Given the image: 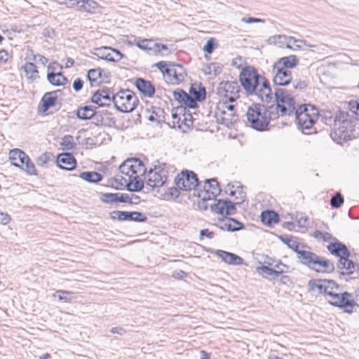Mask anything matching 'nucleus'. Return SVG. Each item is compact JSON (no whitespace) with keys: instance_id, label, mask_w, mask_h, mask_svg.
<instances>
[{"instance_id":"obj_56","label":"nucleus","mask_w":359,"mask_h":359,"mask_svg":"<svg viewBox=\"0 0 359 359\" xmlns=\"http://www.w3.org/2000/svg\"><path fill=\"white\" fill-rule=\"evenodd\" d=\"M56 293L58 294V298L60 300H63L65 302H69L72 299V292L66 290H57Z\"/></svg>"},{"instance_id":"obj_34","label":"nucleus","mask_w":359,"mask_h":359,"mask_svg":"<svg viewBox=\"0 0 359 359\" xmlns=\"http://www.w3.org/2000/svg\"><path fill=\"white\" fill-rule=\"evenodd\" d=\"M296 252L302 264L308 265L311 269H314V259L312 257L313 253L306 250H299V249Z\"/></svg>"},{"instance_id":"obj_60","label":"nucleus","mask_w":359,"mask_h":359,"mask_svg":"<svg viewBox=\"0 0 359 359\" xmlns=\"http://www.w3.org/2000/svg\"><path fill=\"white\" fill-rule=\"evenodd\" d=\"M118 203H128L132 205V198L128 194L118 193Z\"/></svg>"},{"instance_id":"obj_7","label":"nucleus","mask_w":359,"mask_h":359,"mask_svg":"<svg viewBox=\"0 0 359 359\" xmlns=\"http://www.w3.org/2000/svg\"><path fill=\"white\" fill-rule=\"evenodd\" d=\"M351 121L346 118L345 114L340 113L334 117L333 130L331 133L332 138L337 143L341 144L351 140Z\"/></svg>"},{"instance_id":"obj_23","label":"nucleus","mask_w":359,"mask_h":359,"mask_svg":"<svg viewBox=\"0 0 359 359\" xmlns=\"http://www.w3.org/2000/svg\"><path fill=\"white\" fill-rule=\"evenodd\" d=\"M103 69L98 67L90 69L88 71L87 79L90 83V87H98L103 82H105L102 79Z\"/></svg>"},{"instance_id":"obj_19","label":"nucleus","mask_w":359,"mask_h":359,"mask_svg":"<svg viewBox=\"0 0 359 359\" xmlns=\"http://www.w3.org/2000/svg\"><path fill=\"white\" fill-rule=\"evenodd\" d=\"M135 86L144 97H152L154 95L155 87L149 81L143 78H137L135 80Z\"/></svg>"},{"instance_id":"obj_44","label":"nucleus","mask_w":359,"mask_h":359,"mask_svg":"<svg viewBox=\"0 0 359 359\" xmlns=\"http://www.w3.org/2000/svg\"><path fill=\"white\" fill-rule=\"evenodd\" d=\"M222 66L218 62L210 63L204 69L205 74L217 76L222 72Z\"/></svg>"},{"instance_id":"obj_53","label":"nucleus","mask_w":359,"mask_h":359,"mask_svg":"<svg viewBox=\"0 0 359 359\" xmlns=\"http://www.w3.org/2000/svg\"><path fill=\"white\" fill-rule=\"evenodd\" d=\"M154 66L156 67L161 73L166 74L167 76H168V71H170V67H169V62L160 61L154 64Z\"/></svg>"},{"instance_id":"obj_52","label":"nucleus","mask_w":359,"mask_h":359,"mask_svg":"<svg viewBox=\"0 0 359 359\" xmlns=\"http://www.w3.org/2000/svg\"><path fill=\"white\" fill-rule=\"evenodd\" d=\"M344 197L342 195L337 192L333 196L330 200V205L332 208H339L344 203Z\"/></svg>"},{"instance_id":"obj_46","label":"nucleus","mask_w":359,"mask_h":359,"mask_svg":"<svg viewBox=\"0 0 359 359\" xmlns=\"http://www.w3.org/2000/svg\"><path fill=\"white\" fill-rule=\"evenodd\" d=\"M210 191H207L205 189H201V187H197V190L194 191V196L201 198V201H208L210 200H216V197H212Z\"/></svg>"},{"instance_id":"obj_59","label":"nucleus","mask_w":359,"mask_h":359,"mask_svg":"<svg viewBox=\"0 0 359 359\" xmlns=\"http://www.w3.org/2000/svg\"><path fill=\"white\" fill-rule=\"evenodd\" d=\"M174 110L175 109H172V118H173V126L175 127V125L177 124V127L180 128L181 118L177 114V111H178V110L184 111V109L177 107L175 109V111H174Z\"/></svg>"},{"instance_id":"obj_11","label":"nucleus","mask_w":359,"mask_h":359,"mask_svg":"<svg viewBox=\"0 0 359 359\" xmlns=\"http://www.w3.org/2000/svg\"><path fill=\"white\" fill-rule=\"evenodd\" d=\"M240 86L236 81H222L217 87V95L229 102H235L239 97Z\"/></svg>"},{"instance_id":"obj_6","label":"nucleus","mask_w":359,"mask_h":359,"mask_svg":"<svg viewBox=\"0 0 359 359\" xmlns=\"http://www.w3.org/2000/svg\"><path fill=\"white\" fill-rule=\"evenodd\" d=\"M111 99L116 109L122 113L132 112L139 103L135 93L129 89L121 90L113 94Z\"/></svg>"},{"instance_id":"obj_15","label":"nucleus","mask_w":359,"mask_h":359,"mask_svg":"<svg viewBox=\"0 0 359 359\" xmlns=\"http://www.w3.org/2000/svg\"><path fill=\"white\" fill-rule=\"evenodd\" d=\"M58 92H60V90L46 93L39 104L38 111L45 114L50 108L54 107L57 100Z\"/></svg>"},{"instance_id":"obj_16","label":"nucleus","mask_w":359,"mask_h":359,"mask_svg":"<svg viewBox=\"0 0 359 359\" xmlns=\"http://www.w3.org/2000/svg\"><path fill=\"white\" fill-rule=\"evenodd\" d=\"M273 72L274 74L273 82L276 86H287L292 81V73L290 70H284L279 67L274 68L273 67Z\"/></svg>"},{"instance_id":"obj_2","label":"nucleus","mask_w":359,"mask_h":359,"mask_svg":"<svg viewBox=\"0 0 359 359\" xmlns=\"http://www.w3.org/2000/svg\"><path fill=\"white\" fill-rule=\"evenodd\" d=\"M241 86L248 95L257 96L262 102L269 103L273 93L269 81L252 66L243 68L239 75Z\"/></svg>"},{"instance_id":"obj_13","label":"nucleus","mask_w":359,"mask_h":359,"mask_svg":"<svg viewBox=\"0 0 359 359\" xmlns=\"http://www.w3.org/2000/svg\"><path fill=\"white\" fill-rule=\"evenodd\" d=\"M299 41L295 39L293 36H288L283 34H277L270 36L267 42L270 45L277 46L279 48H286L292 49L293 50H299L301 48L300 45H297L295 47L292 46V43H297Z\"/></svg>"},{"instance_id":"obj_48","label":"nucleus","mask_w":359,"mask_h":359,"mask_svg":"<svg viewBox=\"0 0 359 359\" xmlns=\"http://www.w3.org/2000/svg\"><path fill=\"white\" fill-rule=\"evenodd\" d=\"M164 111L163 109L160 107H152V114L148 116V120L149 121L154 122L158 120V122H160V118L163 117Z\"/></svg>"},{"instance_id":"obj_57","label":"nucleus","mask_w":359,"mask_h":359,"mask_svg":"<svg viewBox=\"0 0 359 359\" xmlns=\"http://www.w3.org/2000/svg\"><path fill=\"white\" fill-rule=\"evenodd\" d=\"M180 189L176 186L170 187L168 189L167 191H165L164 196L169 198H177L180 195Z\"/></svg>"},{"instance_id":"obj_36","label":"nucleus","mask_w":359,"mask_h":359,"mask_svg":"<svg viewBox=\"0 0 359 359\" xmlns=\"http://www.w3.org/2000/svg\"><path fill=\"white\" fill-rule=\"evenodd\" d=\"M128 181L126 177L121 175L109 179L108 183L111 188L116 190H122L123 188H126V184Z\"/></svg>"},{"instance_id":"obj_38","label":"nucleus","mask_w":359,"mask_h":359,"mask_svg":"<svg viewBox=\"0 0 359 359\" xmlns=\"http://www.w3.org/2000/svg\"><path fill=\"white\" fill-rule=\"evenodd\" d=\"M226 109L231 111V114H229L230 117H222L220 119V123L229 127L230 125H233L237 121V116L233 112L235 109L234 105L229 104L226 106Z\"/></svg>"},{"instance_id":"obj_12","label":"nucleus","mask_w":359,"mask_h":359,"mask_svg":"<svg viewBox=\"0 0 359 359\" xmlns=\"http://www.w3.org/2000/svg\"><path fill=\"white\" fill-rule=\"evenodd\" d=\"M110 218L113 220L132 221L135 222H146L148 219L147 217L141 212L137 211H121L114 210L109 212Z\"/></svg>"},{"instance_id":"obj_3","label":"nucleus","mask_w":359,"mask_h":359,"mask_svg":"<svg viewBox=\"0 0 359 359\" xmlns=\"http://www.w3.org/2000/svg\"><path fill=\"white\" fill-rule=\"evenodd\" d=\"M316 288H318L320 293L328 297L327 300L330 304L343 308L346 313H351L353 308L358 306L352 294L347 292L341 294L337 292L339 286L332 280H316Z\"/></svg>"},{"instance_id":"obj_5","label":"nucleus","mask_w":359,"mask_h":359,"mask_svg":"<svg viewBox=\"0 0 359 359\" xmlns=\"http://www.w3.org/2000/svg\"><path fill=\"white\" fill-rule=\"evenodd\" d=\"M248 122L252 128L257 131L263 132L269 130L271 120L278 118L277 113L270 107H265L262 104L253 103L248 109L246 113Z\"/></svg>"},{"instance_id":"obj_1","label":"nucleus","mask_w":359,"mask_h":359,"mask_svg":"<svg viewBox=\"0 0 359 359\" xmlns=\"http://www.w3.org/2000/svg\"><path fill=\"white\" fill-rule=\"evenodd\" d=\"M295 95L292 90L284 88H276L274 91V98L276 105L269 106L273 112H276L278 116V111L281 115L295 114V118L299 127L303 130L310 129L314 125V118L309 114L308 107L314 110V104H300L297 108L295 106Z\"/></svg>"},{"instance_id":"obj_35","label":"nucleus","mask_w":359,"mask_h":359,"mask_svg":"<svg viewBox=\"0 0 359 359\" xmlns=\"http://www.w3.org/2000/svg\"><path fill=\"white\" fill-rule=\"evenodd\" d=\"M79 4V10L94 13L98 8V4L93 0H81Z\"/></svg>"},{"instance_id":"obj_26","label":"nucleus","mask_w":359,"mask_h":359,"mask_svg":"<svg viewBox=\"0 0 359 359\" xmlns=\"http://www.w3.org/2000/svg\"><path fill=\"white\" fill-rule=\"evenodd\" d=\"M316 272L330 273L334 270V266L330 261L316 256Z\"/></svg>"},{"instance_id":"obj_17","label":"nucleus","mask_w":359,"mask_h":359,"mask_svg":"<svg viewBox=\"0 0 359 359\" xmlns=\"http://www.w3.org/2000/svg\"><path fill=\"white\" fill-rule=\"evenodd\" d=\"M219 222L221 224H216V226L222 231L234 232L243 229L245 227L243 223L232 217H224L219 219Z\"/></svg>"},{"instance_id":"obj_33","label":"nucleus","mask_w":359,"mask_h":359,"mask_svg":"<svg viewBox=\"0 0 359 359\" xmlns=\"http://www.w3.org/2000/svg\"><path fill=\"white\" fill-rule=\"evenodd\" d=\"M79 176L82 180L90 183H98L102 180V175L96 171H84L81 172Z\"/></svg>"},{"instance_id":"obj_49","label":"nucleus","mask_w":359,"mask_h":359,"mask_svg":"<svg viewBox=\"0 0 359 359\" xmlns=\"http://www.w3.org/2000/svg\"><path fill=\"white\" fill-rule=\"evenodd\" d=\"M52 154L48 152H45L42 154L41 156L36 158V163L39 166L41 167H47L48 163L51 159Z\"/></svg>"},{"instance_id":"obj_21","label":"nucleus","mask_w":359,"mask_h":359,"mask_svg":"<svg viewBox=\"0 0 359 359\" xmlns=\"http://www.w3.org/2000/svg\"><path fill=\"white\" fill-rule=\"evenodd\" d=\"M216 255L228 264L239 266L243 264V258L234 253L217 250Z\"/></svg>"},{"instance_id":"obj_43","label":"nucleus","mask_w":359,"mask_h":359,"mask_svg":"<svg viewBox=\"0 0 359 359\" xmlns=\"http://www.w3.org/2000/svg\"><path fill=\"white\" fill-rule=\"evenodd\" d=\"M60 146L63 150H71L76 146V143L74 142V137L70 135H65L60 142Z\"/></svg>"},{"instance_id":"obj_63","label":"nucleus","mask_w":359,"mask_h":359,"mask_svg":"<svg viewBox=\"0 0 359 359\" xmlns=\"http://www.w3.org/2000/svg\"><path fill=\"white\" fill-rule=\"evenodd\" d=\"M83 86V81L80 78H77L76 79H75L74 81L73 84H72V88H73L74 90L77 93L82 89Z\"/></svg>"},{"instance_id":"obj_45","label":"nucleus","mask_w":359,"mask_h":359,"mask_svg":"<svg viewBox=\"0 0 359 359\" xmlns=\"http://www.w3.org/2000/svg\"><path fill=\"white\" fill-rule=\"evenodd\" d=\"M24 165H20L19 168H21L27 174L29 175H37V171L34 164L31 161L30 158H27V161H25Z\"/></svg>"},{"instance_id":"obj_8","label":"nucleus","mask_w":359,"mask_h":359,"mask_svg":"<svg viewBox=\"0 0 359 359\" xmlns=\"http://www.w3.org/2000/svg\"><path fill=\"white\" fill-rule=\"evenodd\" d=\"M330 252L339 257L337 267L339 269H345L347 274H352L355 269L354 263L348 259L350 252L347 247L340 242H332L327 245Z\"/></svg>"},{"instance_id":"obj_20","label":"nucleus","mask_w":359,"mask_h":359,"mask_svg":"<svg viewBox=\"0 0 359 359\" xmlns=\"http://www.w3.org/2000/svg\"><path fill=\"white\" fill-rule=\"evenodd\" d=\"M172 94L175 100L179 103L183 104L190 109L197 107V104L195 102V100H194L190 93L187 94L184 90L177 89L173 91Z\"/></svg>"},{"instance_id":"obj_42","label":"nucleus","mask_w":359,"mask_h":359,"mask_svg":"<svg viewBox=\"0 0 359 359\" xmlns=\"http://www.w3.org/2000/svg\"><path fill=\"white\" fill-rule=\"evenodd\" d=\"M279 239L294 252H297L299 244L287 235H280Z\"/></svg>"},{"instance_id":"obj_61","label":"nucleus","mask_w":359,"mask_h":359,"mask_svg":"<svg viewBox=\"0 0 359 359\" xmlns=\"http://www.w3.org/2000/svg\"><path fill=\"white\" fill-rule=\"evenodd\" d=\"M348 107L350 110L357 114L359 115V102L357 100H351L348 102Z\"/></svg>"},{"instance_id":"obj_47","label":"nucleus","mask_w":359,"mask_h":359,"mask_svg":"<svg viewBox=\"0 0 359 359\" xmlns=\"http://www.w3.org/2000/svg\"><path fill=\"white\" fill-rule=\"evenodd\" d=\"M100 200L109 204L118 203V193H102Z\"/></svg>"},{"instance_id":"obj_41","label":"nucleus","mask_w":359,"mask_h":359,"mask_svg":"<svg viewBox=\"0 0 359 359\" xmlns=\"http://www.w3.org/2000/svg\"><path fill=\"white\" fill-rule=\"evenodd\" d=\"M23 69L28 78L33 79L39 78L37 67L33 62H26Z\"/></svg>"},{"instance_id":"obj_31","label":"nucleus","mask_w":359,"mask_h":359,"mask_svg":"<svg viewBox=\"0 0 359 359\" xmlns=\"http://www.w3.org/2000/svg\"><path fill=\"white\" fill-rule=\"evenodd\" d=\"M90 100L93 103L97 104L99 107H109L112 102L111 97L109 95L100 94L99 92H95Z\"/></svg>"},{"instance_id":"obj_28","label":"nucleus","mask_w":359,"mask_h":359,"mask_svg":"<svg viewBox=\"0 0 359 359\" xmlns=\"http://www.w3.org/2000/svg\"><path fill=\"white\" fill-rule=\"evenodd\" d=\"M261 222L267 226L277 224L279 222V215L274 210H264L261 213Z\"/></svg>"},{"instance_id":"obj_10","label":"nucleus","mask_w":359,"mask_h":359,"mask_svg":"<svg viewBox=\"0 0 359 359\" xmlns=\"http://www.w3.org/2000/svg\"><path fill=\"white\" fill-rule=\"evenodd\" d=\"M175 182L176 186L182 191L197 190V187H201L196 174L188 170H182L178 174Z\"/></svg>"},{"instance_id":"obj_62","label":"nucleus","mask_w":359,"mask_h":359,"mask_svg":"<svg viewBox=\"0 0 359 359\" xmlns=\"http://www.w3.org/2000/svg\"><path fill=\"white\" fill-rule=\"evenodd\" d=\"M294 89L303 90L306 88L307 84L304 81L294 80L292 81Z\"/></svg>"},{"instance_id":"obj_25","label":"nucleus","mask_w":359,"mask_h":359,"mask_svg":"<svg viewBox=\"0 0 359 359\" xmlns=\"http://www.w3.org/2000/svg\"><path fill=\"white\" fill-rule=\"evenodd\" d=\"M51 65H50L48 67V70L50 71ZM47 79L48 82L54 86H61L65 85L68 79L61 72L54 73L53 72H48Z\"/></svg>"},{"instance_id":"obj_58","label":"nucleus","mask_w":359,"mask_h":359,"mask_svg":"<svg viewBox=\"0 0 359 359\" xmlns=\"http://www.w3.org/2000/svg\"><path fill=\"white\" fill-rule=\"evenodd\" d=\"M237 188V196L236 195V199L238 200V201H236V203L238 205H240L246 200V194L243 191L242 187H238Z\"/></svg>"},{"instance_id":"obj_24","label":"nucleus","mask_w":359,"mask_h":359,"mask_svg":"<svg viewBox=\"0 0 359 359\" xmlns=\"http://www.w3.org/2000/svg\"><path fill=\"white\" fill-rule=\"evenodd\" d=\"M96 109L97 107L93 105H85L83 107H80L76 111V116L81 120H90L95 116Z\"/></svg>"},{"instance_id":"obj_9","label":"nucleus","mask_w":359,"mask_h":359,"mask_svg":"<svg viewBox=\"0 0 359 359\" xmlns=\"http://www.w3.org/2000/svg\"><path fill=\"white\" fill-rule=\"evenodd\" d=\"M165 163H160L158 161L156 165H154L143 175H145L144 180L148 186L152 189L161 187L164 185L167 180L168 170L165 168Z\"/></svg>"},{"instance_id":"obj_29","label":"nucleus","mask_w":359,"mask_h":359,"mask_svg":"<svg viewBox=\"0 0 359 359\" xmlns=\"http://www.w3.org/2000/svg\"><path fill=\"white\" fill-rule=\"evenodd\" d=\"M257 271L262 274L264 278L269 279L275 278L286 271L285 269L276 270L265 265L257 267Z\"/></svg>"},{"instance_id":"obj_14","label":"nucleus","mask_w":359,"mask_h":359,"mask_svg":"<svg viewBox=\"0 0 359 359\" xmlns=\"http://www.w3.org/2000/svg\"><path fill=\"white\" fill-rule=\"evenodd\" d=\"M170 71L168 77L170 78V82L172 84H179L184 80L187 72L184 67L179 64L169 62Z\"/></svg>"},{"instance_id":"obj_54","label":"nucleus","mask_w":359,"mask_h":359,"mask_svg":"<svg viewBox=\"0 0 359 359\" xmlns=\"http://www.w3.org/2000/svg\"><path fill=\"white\" fill-rule=\"evenodd\" d=\"M13 156H17L18 155V157H19L18 160L20 163V165H24V163H25V161H27V158H29L25 152H24L23 151H22L21 149H13Z\"/></svg>"},{"instance_id":"obj_64","label":"nucleus","mask_w":359,"mask_h":359,"mask_svg":"<svg viewBox=\"0 0 359 359\" xmlns=\"http://www.w3.org/2000/svg\"><path fill=\"white\" fill-rule=\"evenodd\" d=\"M206 236L209 239H212L215 236V233L213 231H210L208 229H201L200 231V238L201 240Z\"/></svg>"},{"instance_id":"obj_32","label":"nucleus","mask_w":359,"mask_h":359,"mask_svg":"<svg viewBox=\"0 0 359 359\" xmlns=\"http://www.w3.org/2000/svg\"><path fill=\"white\" fill-rule=\"evenodd\" d=\"M203 189L210 193L212 197H217L221 192V189L216 178L207 179L205 180Z\"/></svg>"},{"instance_id":"obj_4","label":"nucleus","mask_w":359,"mask_h":359,"mask_svg":"<svg viewBox=\"0 0 359 359\" xmlns=\"http://www.w3.org/2000/svg\"><path fill=\"white\" fill-rule=\"evenodd\" d=\"M120 172L128 177L126 188L131 192H139L144 187V181L140 178L147 172L144 163L139 158H131L124 161L118 167Z\"/></svg>"},{"instance_id":"obj_39","label":"nucleus","mask_w":359,"mask_h":359,"mask_svg":"<svg viewBox=\"0 0 359 359\" xmlns=\"http://www.w3.org/2000/svg\"><path fill=\"white\" fill-rule=\"evenodd\" d=\"M316 111H317L316 108ZM319 121L326 125H331L333 121V116L330 111H316V122Z\"/></svg>"},{"instance_id":"obj_37","label":"nucleus","mask_w":359,"mask_h":359,"mask_svg":"<svg viewBox=\"0 0 359 359\" xmlns=\"http://www.w3.org/2000/svg\"><path fill=\"white\" fill-rule=\"evenodd\" d=\"M107 50H109V46H102L96 48L93 55L101 60L115 62L114 57H113L111 53H107Z\"/></svg>"},{"instance_id":"obj_30","label":"nucleus","mask_w":359,"mask_h":359,"mask_svg":"<svg viewBox=\"0 0 359 359\" xmlns=\"http://www.w3.org/2000/svg\"><path fill=\"white\" fill-rule=\"evenodd\" d=\"M189 93L194 100H195V102H202L205 99L206 90L205 87L202 86L201 84L198 86L191 85L189 88Z\"/></svg>"},{"instance_id":"obj_51","label":"nucleus","mask_w":359,"mask_h":359,"mask_svg":"<svg viewBox=\"0 0 359 359\" xmlns=\"http://www.w3.org/2000/svg\"><path fill=\"white\" fill-rule=\"evenodd\" d=\"M217 47V43L214 38L209 39L203 48L205 53L211 54Z\"/></svg>"},{"instance_id":"obj_55","label":"nucleus","mask_w":359,"mask_h":359,"mask_svg":"<svg viewBox=\"0 0 359 359\" xmlns=\"http://www.w3.org/2000/svg\"><path fill=\"white\" fill-rule=\"evenodd\" d=\"M236 205H238L236 203V202L233 203L229 199H227L225 214H224L225 217H226L228 215H232L236 213Z\"/></svg>"},{"instance_id":"obj_27","label":"nucleus","mask_w":359,"mask_h":359,"mask_svg":"<svg viewBox=\"0 0 359 359\" xmlns=\"http://www.w3.org/2000/svg\"><path fill=\"white\" fill-rule=\"evenodd\" d=\"M136 46L141 50H144L149 55H156V47L157 43L153 39H144L136 42Z\"/></svg>"},{"instance_id":"obj_40","label":"nucleus","mask_w":359,"mask_h":359,"mask_svg":"<svg viewBox=\"0 0 359 359\" xmlns=\"http://www.w3.org/2000/svg\"><path fill=\"white\" fill-rule=\"evenodd\" d=\"M227 199H218L216 203L210 205L212 212L220 215H224Z\"/></svg>"},{"instance_id":"obj_22","label":"nucleus","mask_w":359,"mask_h":359,"mask_svg":"<svg viewBox=\"0 0 359 359\" xmlns=\"http://www.w3.org/2000/svg\"><path fill=\"white\" fill-rule=\"evenodd\" d=\"M299 60L294 55L283 57L273 64L274 68H281L284 70H289L298 65Z\"/></svg>"},{"instance_id":"obj_50","label":"nucleus","mask_w":359,"mask_h":359,"mask_svg":"<svg viewBox=\"0 0 359 359\" xmlns=\"http://www.w3.org/2000/svg\"><path fill=\"white\" fill-rule=\"evenodd\" d=\"M332 240H336V238H333L330 233L316 230V241L319 242H329Z\"/></svg>"},{"instance_id":"obj_18","label":"nucleus","mask_w":359,"mask_h":359,"mask_svg":"<svg viewBox=\"0 0 359 359\" xmlns=\"http://www.w3.org/2000/svg\"><path fill=\"white\" fill-rule=\"evenodd\" d=\"M57 163L60 168L65 170H72L76 166L74 156L69 153H62L57 156Z\"/></svg>"}]
</instances>
